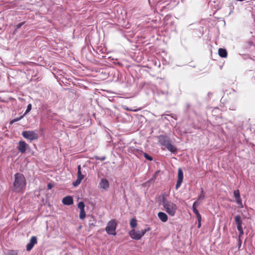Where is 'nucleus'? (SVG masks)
I'll return each instance as SVG.
<instances>
[{"mask_svg":"<svg viewBox=\"0 0 255 255\" xmlns=\"http://www.w3.org/2000/svg\"><path fill=\"white\" fill-rule=\"evenodd\" d=\"M144 157L149 161L152 160V158L151 156L148 155L147 153H144Z\"/></svg>","mask_w":255,"mask_h":255,"instance_id":"obj_28","label":"nucleus"},{"mask_svg":"<svg viewBox=\"0 0 255 255\" xmlns=\"http://www.w3.org/2000/svg\"><path fill=\"white\" fill-rule=\"evenodd\" d=\"M27 144L24 141L20 140L19 141L17 149L18 151L21 153H24L27 149Z\"/></svg>","mask_w":255,"mask_h":255,"instance_id":"obj_9","label":"nucleus"},{"mask_svg":"<svg viewBox=\"0 0 255 255\" xmlns=\"http://www.w3.org/2000/svg\"><path fill=\"white\" fill-rule=\"evenodd\" d=\"M150 229L149 228H147L144 230H141V231H142L144 233V235L145 233L149 231H150Z\"/></svg>","mask_w":255,"mask_h":255,"instance_id":"obj_31","label":"nucleus"},{"mask_svg":"<svg viewBox=\"0 0 255 255\" xmlns=\"http://www.w3.org/2000/svg\"><path fill=\"white\" fill-rule=\"evenodd\" d=\"M150 229L149 228H147L144 230H141V231H142L144 233V235L145 233L149 231H150Z\"/></svg>","mask_w":255,"mask_h":255,"instance_id":"obj_32","label":"nucleus"},{"mask_svg":"<svg viewBox=\"0 0 255 255\" xmlns=\"http://www.w3.org/2000/svg\"><path fill=\"white\" fill-rule=\"evenodd\" d=\"M159 143L164 146L169 151L174 152L176 150V147L171 144L169 138L167 136H160L159 138Z\"/></svg>","mask_w":255,"mask_h":255,"instance_id":"obj_3","label":"nucleus"},{"mask_svg":"<svg viewBox=\"0 0 255 255\" xmlns=\"http://www.w3.org/2000/svg\"><path fill=\"white\" fill-rule=\"evenodd\" d=\"M236 202L240 206L241 208L243 207L242 201L240 197L236 199Z\"/></svg>","mask_w":255,"mask_h":255,"instance_id":"obj_27","label":"nucleus"},{"mask_svg":"<svg viewBox=\"0 0 255 255\" xmlns=\"http://www.w3.org/2000/svg\"><path fill=\"white\" fill-rule=\"evenodd\" d=\"M62 203L64 205H70L73 204V200L71 196H66L63 199Z\"/></svg>","mask_w":255,"mask_h":255,"instance_id":"obj_12","label":"nucleus"},{"mask_svg":"<svg viewBox=\"0 0 255 255\" xmlns=\"http://www.w3.org/2000/svg\"><path fill=\"white\" fill-rule=\"evenodd\" d=\"M136 221L134 219H132L130 221V226L131 228H135L136 226Z\"/></svg>","mask_w":255,"mask_h":255,"instance_id":"obj_18","label":"nucleus"},{"mask_svg":"<svg viewBox=\"0 0 255 255\" xmlns=\"http://www.w3.org/2000/svg\"><path fill=\"white\" fill-rule=\"evenodd\" d=\"M82 180L80 179V178H77L75 181L73 182V185L74 186H77L80 184Z\"/></svg>","mask_w":255,"mask_h":255,"instance_id":"obj_20","label":"nucleus"},{"mask_svg":"<svg viewBox=\"0 0 255 255\" xmlns=\"http://www.w3.org/2000/svg\"><path fill=\"white\" fill-rule=\"evenodd\" d=\"M80 218L81 219H83L86 217V214L85 212V211H80V215H79Z\"/></svg>","mask_w":255,"mask_h":255,"instance_id":"obj_24","label":"nucleus"},{"mask_svg":"<svg viewBox=\"0 0 255 255\" xmlns=\"http://www.w3.org/2000/svg\"><path fill=\"white\" fill-rule=\"evenodd\" d=\"M77 178H80L82 180L84 178V175H83L81 171V165H79L78 166V173H77Z\"/></svg>","mask_w":255,"mask_h":255,"instance_id":"obj_15","label":"nucleus"},{"mask_svg":"<svg viewBox=\"0 0 255 255\" xmlns=\"http://www.w3.org/2000/svg\"><path fill=\"white\" fill-rule=\"evenodd\" d=\"M23 22H21V23H20L19 24H18L16 26L17 28H20L22 25H23Z\"/></svg>","mask_w":255,"mask_h":255,"instance_id":"obj_33","label":"nucleus"},{"mask_svg":"<svg viewBox=\"0 0 255 255\" xmlns=\"http://www.w3.org/2000/svg\"><path fill=\"white\" fill-rule=\"evenodd\" d=\"M109 187V181L105 178L101 179V182L99 183V188L103 190H107Z\"/></svg>","mask_w":255,"mask_h":255,"instance_id":"obj_10","label":"nucleus"},{"mask_svg":"<svg viewBox=\"0 0 255 255\" xmlns=\"http://www.w3.org/2000/svg\"><path fill=\"white\" fill-rule=\"evenodd\" d=\"M21 134L25 139L30 141L38 137V133L34 130H25L22 132Z\"/></svg>","mask_w":255,"mask_h":255,"instance_id":"obj_4","label":"nucleus"},{"mask_svg":"<svg viewBox=\"0 0 255 255\" xmlns=\"http://www.w3.org/2000/svg\"><path fill=\"white\" fill-rule=\"evenodd\" d=\"M192 210H193V212L197 215V218H198V221H199L201 219V217L198 211L197 210L196 208H192Z\"/></svg>","mask_w":255,"mask_h":255,"instance_id":"obj_16","label":"nucleus"},{"mask_svg":"<svg viewBox=\"0 0 255 255\" xmlns=\"http://www.w3.org/2000/svg\"><path fill=\"white\" fill-rule=\"evenodd\" d=\"M234 197L236 198V199L240 198V195L239 191L238 190L234 191Z\"/></svg>","mask_w":255,"mask_h":255,"instance_id":"obj_22","label":"nucleus"},{"mask_svg":"<svg viewBox=\"0 0 255 255\" xmlns=\"http://www.w3.org/2000/svg\"><path fill=\"white\" fill-rule=\"evenodd\" d=\"M37 243V238L35 236H32L30 239L29 243L26 246V250L30 251L32 250L34 246Z\"/></svg>","mask_w":255,"mask_h":255,"instance_id":"obj_8","label":"nucleus"},{"mask_svg":"<svg viewBox=\"0 0 255 255\" xmlns=\"http://www.w3.org/2000/svg\"><path fill=\"white\" fill-rule=\"evenodd\" d=\"M95 158L96 159L100 160L101 161H104V160H105L106 157L105 156H102V157L96 156V157H95Z\"/></svg>","mask_w":255,"mask_h":255,"instance_id":"obj_30","label":"nucleus"},{"mask_svg":"<svg viewBox=\"0 0 255 255\" xmlns=\"http://www.w3.org/2000/svg\"><path fill=\"white\" fill-rule=\"evenodd\" d=\"M200 221H201V220H200L199 221H198V222H199V224H198V227H199H199H200V226H201Z\"/></svg>","mask_w":255,"mask_h":255,"instance_id":"obj_34","label":"nucleus"},{"mask_svg":"<svg viewBox=\"0 0 255 255\" xmlns=\"http://www.w3.org/2000/svg\"><path fill=\"white\" fill-rule=\"evenodd\" d=\"M162 205L163 210L171 216H174L177 210V206L173 202L168 201L165 197H162Z\"/></svg>","mask_w":255,"mask_h":255,"instance_id":"obj_2","label":"nucleus"},{"mask_svg":"<svg viewBox=\"0 0 255 255\" xmlns=\"http://www.w3.org/2000/svg\"><path fill=\"white\" fill-rule=\"evenodd\" d=\"M15 179L13 183V190L20 192L25 186L26 180L24 176L21 173H16L14 175Z\"/></svg>","mask_w":255,"mask_h":255,"instance_id":"obj_1","label":"nucleus"},{"mask_svg":"<svg viewBox=\"0 0 255 255\" xmlns=\"http://www.w3.org/2000/svg\"><path fill=\"white\" fill-rule=\"evenodd\" d=\"M117 227V223L114 220L109 221L106 228V231L107 234L112 235H116V229Z\"/></svg>","mask_w":255,"mask_h":255,"instance_id":"obj_5","label":"nucleus"},{"mask_svg":"<svg viewBox=\"0 0 255 255\" xmlns=\"http://www.w3.org/2000/svg\"><path fill=\"white\" fill-rule=\"evenodd\" d=\"M204 196H205V193H204V192L203 191V189H201V193H200V195L199 196L198 199H197V200L198 201H200V200H203L204 198Z\"/></svg>","mask_w":255,"mask_h":255,"instance_id":"obj_17","label":"nucleus"},{"mask_svg":"<svg viewBox=\"0 0 255 255\" xmlns=\"http://www.w3.org/2000/svg\"><path fill=\"white\" fill-rule=\"evenodd\" d=\"M7 255H18V253L17 251L11 250L7 253Z\"/></svg>","mask_w":255,"mask_h":255,"instance_id":"obj_23","label":"nucleus"},{"mask_svg":"<svg viewBox=\"0 0 255 255\" xmlns=\"http://www.w3.org/2000/svg\"><path fill=\"white\" fill-rule=\"evenodd\" d=\"M78 208L80 209V211H84L85 205L83 202H80L78 205Z\"/></svg>","mask_w":255,"mask_h":255,"instance_id":"obj_19","label":"nucleus"},{"mask_svg":"<svg viewBox=\"0 0 255 255\" xmlns=\"http://www.w3.org/2000/svg\"><path fill=\"white\" fill-rule=\"evenodd\" d=\"M235 222L237 226V228H242L243 219L240 215H236L235 218Z\"/></svg>","mask_w":255,"mask_h":255,"instance_id":"obj_11","label":"nucleus"},{"mask_svg":"<svg viewBox=\"0 0 255 255\" xmlns=\"http://www.w3.org/2000/svg\"><path fill=\"white\" fill-rule=\"evenodd\" d=\"M158 217L159 219L163 222L167 221L168 219L167 215L164 212H160L158 213Z\"/></svg>","mask_w":255,"mask_h":255,"instance_id":"obj_13","label":"nucleus"},{"mask_svg":"<svg viewBox=\"0 0 255 255\" xmlns=\"http://www.w3.org/2000/svg\"><path fill=\"white\" fill-rule=\"evenodd\" d=\"M237 230H238V231L239 232V238H240L241 236H243V235L244 234V231H243V227L242 228H238Z\"/></svg>","mask_w":255,"mask_h":255,"instance_id":"obj_26","label":"nucleus"},{"mask_svg":"<svg viewBox=\"0 0 255 255\" xmlns=\"http://www.w3.org/2000/svg\"><path fill=\"white\" fill-rule=\"evenodd\" d=\"M199 201L198 200H197L196 201L194 202L193 204V206H192V208H197V207L198 206H199L200 203L198 202Z\"/></svg>","mask_w":255,"mask_h":255,"instance_id":"obj_29","label":"nucleus"},{"mask_svg":"<svg viewBox=\"0 0 255 255\" xmlns=\"http://www.w3.org/2000/svg\"><path fill=\"white\" fill-rule=\"evenodd\" d=\"M183 179V173L182 169L179 168L178 169V179L176 184V189H177L180 186Z\"/></svg>","mask_w":255,"mask_h":255,"instance_id":"obj_7","label":"nucleus"},{"mask_svg":"<svg viewBox=\"0 0 255 255\" xmlns=\"http://www.w3.org/2000/svg\"><path fill=\"white\" fill-rule=\"evenodd\" d=\"M48 188H49V189H50V188H51V185H50V184H49V185H48Z\"/></svg>","mask_w":255,"mask_h":255,"instance_id":"obj_35","label":"nucleus"},{"mask_svg":"<svg viewBox=\"0 0 255 255\" xmlns=\"http://www.w3.org/2000/svg\"><path fill=\"white\" fill-rule=\"evenodd\" d=\"M218 54L221 57L225 58L227 56V52L225 49L219 48L218 50Z\"/></svg>","mask_w":255,"mask_h":255,"instance_id":"obj_14","label":"nucleus"},{"mask_svg":"<svg viewBox=\"0 0 255 255\" xmlns=\"http://www.w3.org/2000/svg\"><path fill=\"white\" fill-rule=\"evenodd\" d=\"M130 237L134 240H138L144 235V233L141 230L135 231L131 230L129 233Z\"/></svg>","mask_w":255,"mask_h":255,"instance_id":"obj_6","label":"nucleus"},{"mask_svg":"<svg viewBox=\"0 0 255 255\" xmlns=\"http://www.w3.org/2000/svg\"><path fill=\"white\" fill-rule=\"evenodd\" d=\"M24 116L23 115L21 116V117L19 118H15L12 120L10 122L11 124H13L14 122H18L20 121L21 119H22Z\"/></svg>","mask_w":255,"mask_h":255,"instance_id":"obj_25","label":"nucleus"},{"mask_svg":"<svg viewBox=\"0 0 255 255\" xmlns=\"http://www.w3.org/2000/svg\"><path fill=\"white\" fill-rule=\"evenodd\" d=\"M89 225H90V226L93 225V223H89Z\"/></svg>","mask_w":255,"mask_h":255,"instance_id":"obj_36","label":"nucleus"},{"mask_svg":"<svg viewBox=\"0 0 255 255\" xmlns=\"http://www.w3.org/2000/svg\"><path fill=\"white\" fill-rule=\"evenodd\" d=\"M31 105L30 104H28L27 107V109L24 114L23 115L24 116H25L28 113H29L30 110H31Z\"/></svg>","mask_w":255,"mask_h":255,"instance_id":"obj_21","label":"nucleus"}]
</instances>
